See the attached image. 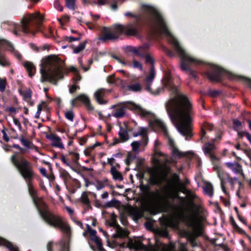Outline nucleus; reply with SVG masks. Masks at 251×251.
<instances>
[{"mask_svg":"<svg viewBox=\"0 0 251 251\" xmlns=\"http://www.w3.org/2000/svg\"><path fill=\"white\" fill-rule=\"evenodd\" d=\"M87 230L90 234V238L96 236L97 231L96 230L91 228L89 225H87Z\"/></svg>","mask_w":251,"mask_h":251,"instance_id":"nucleus-47","label":"nucleus"},{"mask_svg":"<svg viewBox=\"0 0 251 251\" xmlns=\"http://www.w3.org/2000/svg\"><path fill=\"white\" fill-rule=\"evenodd\" d=\"M54 6L59 11H62L63 10V7L58 0L55 1Z\"/></svg>","mask_w":251,"mask_h":251,"instance_id":"nucleus-60","label":"nucleus"},{"mask_svg":"<svg viewBox=\"0 0 251 251\" xmlns=\"http://www.w3.org/2000/svg\"><path fill=\"white\" fill-rule=\"evenodd\" d=\"M46 137L47 139L53 141V143L51 144V146L59 148L60 149L64 148V145L62 143L61 138L57 135L51 133L49 135H47Z\"/></svg>","mask_w":251,"mask_h":251,"instance_id":"nucleus-17","label":"nucleus"},{"mask_svg":"<svg viewBox=\"0 0 251 251\" xmlns=\"http://www.w3.org/2000/svg\"><path fill=\"white\" fill-rule=\"evenodd\" d=\"M180 202V205H179L177 207L181 209H183L184 206L186 205V199L185 198L181 197L179 195H177L176 197Z\"/></svg>","mask_w":251,"mask_h":251,"instance_id":"nucleus-37","label":"nucleus"},{"mask_svg":"<svg viewBox=\"0 0 251 251\" xmlns=\"http://www.w3.org/2000/svg\"><path fill=\"white\" fill-rule=\"evenodd\" d=\"M81 202L84 204H88V202L90 201L87 195L86 192H84L81 197Z\"/></svg>","mask_w":251,"mask_h":251,"instance_id":"nucleus-48","label":"nucleus"},{"mask_svg":"<svg viewBox=\"0 0 251 251\" xmlns=\"http://www.w3.org/2000/svg\"><path fill=\"white\" fill-rule=\"evenodd\" d=\"M64 62L56 55H50L45 58L44 63L41 64V81H49L57 84L59 79L63 78Z\"/></svg>","mask_w":251,"mask_h":251,"instance_id":"nucleus-6","label":"nucleus"},{"mask_svg":"<svg viewBox=\"0 0 251 251\" xmlns=\"http://www.w3.org/2000/svg\"><path fill=\"white\" fill-rule=\"evenodd\" d=\"M63 40L68 41L69 42H72L75 41H79L81 39L80 37H75L73 36L68 37L67 36L63 37Z\"/></svg>","mask_w":251,"mask_h":251,"instance_id":"nucleus-50","label":"nucleus"},{"mask_svg":"<svg viewBox=\"0 0 251 251\" xmlns=\"http://www.w3.org/2000/svg\"><path fill=\"white\" fill-rule=\"evenodd\" d=\"M126 50L127 52H132L136 55H137V54L138 53V49H137L135 47L133 46H128L127 47Z\"/></svg>","mask_w":251,"mask_h":251,"instance_id":"nucleus-53","label":"nucleus"},{"mask_svg":"<svg viewBox=\"0 0 251 251\" xmlns=\"http://www.w3.org/2000/svg\"><path fill=\"white\" fill-rule=\"evenodd\" d=\"M238 78L244 81L251 88V79L242 76H239Z\"/></svg>","mask_w":251,"mask_h":251,"instance_id":"nucleus-56","label":"nucleus"},{"mask_svg":"<svg viewBox=\"0 0 251 251\" xmlns=\"http://www.w3.org/2000/svg\"><path fill=\"white\" fill-rule=\"evenodd\" d=\"M236 231H237L239 234L241 235H244L246 236H248V234L246 233V231L240 227L238 226L234 229Z\"/></svg>","mask_w":251,"mask_h":251,"instance_id":"nucleus-62","label":"nucleus"},{"mask_svg":"<svg viewBox=\"0 0 251 251\" xmlns=\"http://www.w3.org/2000/svg\"><path fill=\"white\" fill-rule=\"evenodd\" d=\"M129 232L127 230L124 229L120 226H118L116 228V232L113 235L114 238H119L121 239H125L128 238Z\"/></svg>","mask_w":251,"mask_h":251,"instance_id":"nucleus-20","label":"nucleus"},{"mask_svg":"<svg viewBox=\"0 0 251 251\" xmlns=\"http://www.w3.org/2000/svg\"><path fill=\"white\" fill-rule=\"evenodd\" d=\"M32 97V91L30 89L26 90L24 94V100L27 101H28Z\"/></svg>","mask_w":251,"mask_h":251,"instance_id":"nucleus-45","label":"nucleus"},{"mask_svg":"<svg viewBox=\"0 0 251 251\" xmlns=\"http://www.w3.org/2000/svg\"><path fill=\"white\" fill-rule=\"evenodd\" d=\"M148 182L149 184H144L141 181L139 186L142 194V202L158 208L173 209L176 208V206H174L169 201L170 195H162L158 191H151V186L160 185L162 183L161 178L156 170L153 173H150V177L148 179Z\"/></svg>","mask_w":251,"mask_h":251,"instance_id":"nucleus-4","label":"nucleus"},{"mask_svg":"<svg viewBox=\"0 0 251 251\" xmlns=\"http://www.w3.org/2000/svg\"><path fill=\"white\" fill-rule=\"evenodd\" d=\"M218 177H219L220 181H221V188L222 189V191H223V192L224 193H225L226 194H227V192L226 187H225L226 182L224 180V178L223 176V175H221L219 172H218Z\"/></svg>","mask_w":251,"mask_h":251,"instance_id":"nucleus-35","label":"nucleus"},{"mask_svg":"<svg viewBox=\"0 0 251 251\" xmlns=\"http://www.w3.org/2000/svg\"><path fill=\"white\" fill-rule=\"evenodd\" d=\"M126 17H130L134 19L126 25L116 24L110 27L103 26L99 40L102 42L118 39L123 34L126 36H136L139 34L142 26V16L134 14L130 12L124 14Z\"/></svg>","mask_w":251,"mask_h":251,"instance_id":"nucleus-5","label":"nucleus"},{"mask_svg":"<svg viewBox=\"0 0 251 251\" xmlns=\"http://www.w3.org/2000/svg\"><path fill=\"white\" fill-rule=\"evenodd\" d=\"M182 217L187 222L188 226L193 228L192 232L186 231L185 232V236L187 240L190 243L192 247H197V239L198 237L201 236L203 232L202 226L196 225L195 218L193 216L185 217L183 215H182Z\"/></svg>","mask_w":251,"mask_h":251,"instance_id":"nucleus-10","label":"nucleus"},{"mask_svg":"<svg viewBox=\"0 0 251 251\" xmlns=\"http://www.w3.org/2000/svg\"><path fill=\"white\" fill-rule=\"evenodd\" d=\"M141 8L152 15L146 23L147 26L151 32L155 33L159 31L171 38V44L174 46L176 51L180 58V67L182 71L188 72L189 75L194 79L198 76L196 71L192 69L193 66L203 65L205 63L201 60L195 58L187 53L181 47L179 42L174 38L169 30L166 21L161 13L154 7L145 4L141 5Z\"/></svg>","mask_w":251,"mask_h":251,"instance_id":"nucleus-3","label":"nucleus"},{"mask_svg":"<svg viewBox=\"0 0 251 251\" xmlns=\"http://www.w3.org/2000/svg\"><path fill=\"white\" fill-rule=\"evenodd\" d=\"M10 161L25 180L28 187V193L42 219L49 226L59 227L67 232L69 228L63 222L62 217L51 212L43 198L37 196V192L34 189L33 185L36 174L34 171L32 163L18 151H14L10 157Z\"/></svg>","mask_w":251,"mask_h":251,"instance_id":"nucleus-2","label":"nucleus"},{"mask_svg":"<svg viewBox=\"0 0 251 251\" xmlns=\"http://www.w3.org/2000/svg\"><path fill=\"white\" fill-rule=\"evenodd\" d=\"M120 80L119 78H116L114 74L108 76L107 78V81L109 84H116L117 80Z\"/></svg>","mask_w":251,"mask_h":251,"instance_id":"nucleus-43","label":"nucleus"},{"mask_svg":"<svg viewBox=\"0 0 251 251\" xmlns=\"http://www.w3.org/2000/svg\"><path fill=\"white\" fill-rule=\"evenodd\" d=\"M63 222L69 227V230L67 232L59 227H54L59 228L66 235V239H62L58 242L53 244L52 242H49L47 246L48 251H69V244L71 240V229L68 223L62 218Z\"/></svg>","mask_w":251,"mask_h":251,"instance_id":"nucleus-12","label":"nucleus"},{"mask_svg":"<svg viewBox=\"0 0 251 251\" xmlns=\"http://www.w3.org/2000/svg\"><path fill=\"white\" fill-rule=\"evenodd\" d=\"M155 75L154 66H151L150 74L146 78L145 89L154 95L160 94L164 88L170 92V98L165 104V108L171 122L176 125L179 132L189 140L193 136L191 124L195 114L193 105L187 95L180 92L176 86L169 73H167L162 79L163 86L154 91L151 88V83Z\"/></svg>","mask_w":251,"mask_h":251,"instance_id":"nucleus-1","label":"nucleus"},{"mask_svg":"<svg viewBox=\"0 0 251 251\" xmlns=\"http://www.w3.org/2000/svg\"><path fill=\"white\" fill-rule=\"evenodd\" d=\"M69 154L72 156V159L75 163H77L79 159V154L77 152L70 151Z\"/></svg>","mask_w":251,"mask_h":251,"instance_id":"nucleus-41","label":"nucleus"},{"mask_svg":"<svg viewBox=\"0 0 251 251\" xmlns=\"http://www.w3.org/2000/svg\"><path fill=\"white\" fill-rule=\"evenodd\" d=\"M110 173L112 175L113 178L115 180L122 181L123 180V177L121 173L117 170L115 166H112L111 168Z\"/></svg>","mask_w":251,"mask_h":251,"instance_id":"nucleus-25","label":"nucleus"},{"mask_svg":"<svg viewBox=\"0 0 251 251\" xmlns=\"http://www.w3.org/2000/svg\"><path fill=\"white\" fill-rule=\"evenodd\" d=\"M118 202V201L116 200H113L111 201H107L104 205H103V208H106L108 207H114Z\"/></svg>","mask_w":251,"mask_h":251,"instance_id":"nucleus-42","label":"nucleus"},{"mask_svg":"<svg viewBox=\"0 0 251 251\" xmlns=\"http://www.w3.org/2000/svg\"><path fill=\"white\" fill-rule=\"evenodd\" d=\"M65 117L68 120L73 122L75 117L73 110H71L66 112L65 113Z\"/></svg>","mask_w":251,"mask_h":251,"instance_id":"nucleus-44","label":"nucleus"},{"mask_svg":"<svg viewBox=\"0 0 251 251\" xmlns=\"http://www.w3.org/2000/svg\"><path fill=\"white\" fill-rule=\"evenodd\" d=\"M22 145L27 149H31V146H33L32 142L30 141L28 139H25L23 136H21L20 138Z\"/></svg>","mask_w":251,"mask_h":251,"instance_id":"nucleus-34","label":"nucleus"},{"mask_svg":"<svg viewBox=\"0 0 251 251\" xmlns=\"http://www.w3.org/2000/svg\"><path fill=\"white\" fill-rule=\"evenodd\" d=\"M87 43V41H84L83 42L80 43L78 46L74 48L73 52L77 54L82 51L85 48Z\"/></svg>","mask_w":251,"mask_h":251,"instance_id":"nucleus-33","label":"nucleus"},{"mask_svg":"<svg viewBox=\"0 0 251 251\" xmlns=\"http://www.w3.org/2000/svg\"><path fill=\"white\" fill-rule=\"evenodd\" d=\"M43 18L40 12L27 14L21 20L20 25H14L13 33L18 36L19 33L23 32L25 34H31L35 35L40 31Z\"/></svg>","mask_w":251,"mask_h":251,"instance_id":"nucleus-7","label":"nucleus"},{"mask_svg":"<svg viewBox=\"0 0 251 251\" xmlns=\"http://www.w3.org/2000/svg\"><path fill=\"white\" fill-rule=\"evenodd\" d=\"M60 159L62 161V162L64 164H65L66 166L70 167L73 170L75 171V169H74L73 168V167L71 165V164L67 161L65 156L64 155H61V156L60 157Z\"/></svg>","mask_w":251,"mask_h":251,"instance_id":"nucleus-54","label":"nucleus"},{"mask_svg":"<svg viewBox=\"0 0 251 251\" xmlns=\"http://www.w3.org/2000/svg\"><path fill=\"white\" fill-rule=\"evenodd\" d=\"M138 135H141L142 136L143 139L145 140H148V136H147V129L145 127H141L140 130L138 133H134L133 136L136 137Z\"/></svg>","mask_w":251,"mask_h":251,"instance_id":"nucleus-29","label":"nucleus"},{"mask_svg":"<svg viewBox=\"0 0 251 251\" xmlns=\"http://www.w3.org/2000/svg\"><path fill=\"white\" fill-rule=\"evenodd\" d=\"M144 58H145L146 63H150L151 66H154V60L150 54H147Z\"/></svg>","mask_w":251,"mask_h":251,"instance_id":"nucleus-49","label":"nucleus"},{"mask_svg":"<svg viewBox=\"0 0 251 251\" xmlns=\"http://www.w3.org/2000/svg\"><path fill=\"white\" fill-rule=\"evenodd\" d=\"M118 135L122 142H126L129 139V135L127 130L122 127H120V130L118 132Z\"/></svg>","mask_w":251,"mask_h":251,"instance_id":"nucleus-26","label":"nucleus"},{"mask_svg":"<svg viewBox=\"0 0 251 251\" xmlns=\"http://www.w3.org/2000/svg\"><path fill=\"white\" fill-rule=\"evenodd\" d=\"M111 108L114 109L112 111V115L117 118H123L126 115V109H129L144 118H148L151 114L150 112L131 101H126L113 105Z\"/></svg>","mask_w":251,"mask_h":251,"instance_id":"nucleus-8","label":"nucleus"},{"mask_svg":"<svg viewBox=\"0 0 251 251\" xmlns=\"http://www.w3.org/2000/svg\"><path fill=\"white\" fill-rule=\"evenodd\" d=\"M136 156L135 154L128 153L126 159V164L128 166L131 163V162L134 160L136 158Z\"/></svg>","mask_w":251,"mask_h":251,"instance_id":"nucleus-39","label":"nucleus"},{"mask_svg":"<svg viewBox=\"0 0 251 251\" xmlns=\"http://www.w3.org/2000/svg\"><path fill=\"white\" fill-rule=\"evenodd\" d=\"M75 0H65L66 6L72 10L75 9Z\"/></svg>","mask_w":251,"mask_h":251,"instance_id":"nucleus-40","label":"nucleus"},{"mask_svg":"<svg viewBox=\"0 0 251 251\" xmlns=\"http://www.w3.org/2000/svg\"><path fill=\"white\" fill-rule=\"evenodd\" d=\"M154 122H155V124L157 126H158V127L161 128V129H163L166 128L165 125L161 121H159L158 120H156Z\"/></svg>","mask_w":251,"mask_h":251,"instance_id":"nucleus-61","label":"nucleus"},{"mask_svg":"<svg viewBox=\"0 0 251 251\" xmlns=\"http://www.w3.org/2000/svg\"><path fill=\"white\" fill-rule=\"evenodd\" d=\"M172 152L174 155H176L179 158L183 156V154L182 152L179 151L178 149L176 147L172 148Z\"/></svg>","mask_w":251,"mask_h":251,"instance_id":"nucleus-51","label":"nucleus"},{"mask_svg":"<svg viewBox=\"0 0 251 251\" xmlns=\"http://www.w3.org/2000/svg\"><path fill=\"white\" fill-rule=\"evenodd\" d=\"M7 84L6 78H1L0 77V91L3 92L6 88Z\"/></svg>","mask_w":251,"mask_h":251,"instance_id":"nucleus-46","label":"nucleus"},{"mask_svg":"<svg viewBox=\"0 0 251 251\" xmlns=\"http://www.w3.org/2000/svg\"><path fill=\"white\" fill-rule=\"evenodd\" d=\"M133 66L134 68H138L141 71L143 70V66L142 64L135 59H133Z\"/></svg>","mask_w":251,"mask_h":251,"instance_id":"nucleus-52","label":"nucleus"},{"mask_svg":"<svg viewBox=\"0 0 251 251\" xmlns=\"http://www.w3.org/2000/svg\"><path fill=\"white\" fill-rule=\"evenodd\" d=\"M148 48L149 47L147 45L140 47L138 49V53L137 54V56L142 58L144 57L147 54H146V52Z\"/></svg>","mask_w":251,"mask_h":251,"instance_id":"nucleus-30","label":"nucleus"},{"mask_svg":"<svg viewBox=\"0 0 251 251\" xmlns=\"http://www.w3.org/2000/svg\"><path fill=\"white\" fill-rule=\"evenodd\" d=\"M226 176L228 180V183L230 184L231 188L234 189V185L235 182L233 181V177H231L228 174H226Z\"/></svg>","mask_w":251,"mask_h":251,"instance_id":"nucleus-57","label":"nucleus"},{"mask_svg":"<svg viewBox=\"0 0 251 251\" xmlns=\"http://www.w3.org/2000/svg\"><path fill=\"white\" fill-rule=\"evenodd\" d=\"M10 51L19 61L22 60V56L16 50L13 45L8 40L0 38V65L2 67H9L10 63L7 59L5 51Z\"/></svg>","mask_w":251,"mask_h":251,"instance_id":"nucleus-11","label":"nucleus"},{"mask_svg":"<svg viewBox=\"0 0 251 251\" xmlns=\"http://www.w3.org/2000/svg\"><path fill=\"white\" fill-rule=\"evenodd\" d=\"M78 101L82 102L88 111H93L94 110V107L91 104L89 98L86 95L80 94L73 99L71 103L72 106L76 105Z\"/></svg>","mask_w":251,"mask_h":251,"instance_id":"nucleus-14","label":"nucleus"},{"mask_svg":"<svg viewBox=\"0 0 251 251\" xmlns=\"http://www.w3.org/2000/svg\"><path fill=\"white\" fill-rule=\"evenodd\" d=\"M215 141V139H213L212 142H207L204 144L202 147V150L205 155L211 154L215 150L216 147L214 145Z\"/></svg>","mask_w":251,"mask_h":251,"instance_id":"nucleus-19","label":"nucleus"},{"mask_svg":"<svg viewBox=\"0 0 251 251\" xmlns=\"http://www.w3.org/2000/svg\"><path fill=\"white\" fill-rule=\"evenodd\" d=\"M0 246L6 247L9 251H19L18 248L11 242L0 237Z\"/></svg>","mask_w":251,"mask_h":251,"instance_id":"nucleus-21","label":"nucleus"},{"mask_svg":"<svg viewBox=\"0 0 251 251\" xmlns=\"http://www.w3.org/2000/svg\"><path fill=\"white\" fill-rule=\"evenodd\" d=\"M60 176L64 179L65 182L69 179H72V176L69 173L64 169H63L60 172Z\"/></svg>","mask_w":251,"mask_h":251,"instance_id":"nucleus-36","label":"nucleus"},{"mask_svg":"<svg viewBox=\"0 0 251 251\" xmlns=\"http://www.w3.org/2000/svg\"><path fill=\"white\" fill-rule=\"evenodd\" d=\"M214 128V125L212 124L205 122L203 123L202 126L201 127V138L200 141L201 142H203V139H208V136H206V132L205 131V129L211 131Z\"/></svg>","mask_w":251,"mask_h":251,"instance_id":"nucleus-18","label":"nucleus"},{"mask_svg":"<svg viewBox=\"0 0 251 251\" xmlns=\"http://www.w3.org/2000/svg\"><path fill=\"white\" fill-rule=\"evenodd\" d=\"M226 165L236 174H239L242 171V166L238 163L227 162Z\"/></svg>","mask_w":251,"mask_h":251,"instance_id":"nucleus-22","label":"nucleus"},{"mask_svg":"<svg viewBox=\"0 0 251 251\" xmlns=\"http://www.w3.org/2000/svg\"><path fill=\"white\" fill-rule=\"evenodd\" d=\"M242 123L238 119L233 120V129L234 131L238 132L239 127L241 126Z\"/></svg>","mask_w":251,"mask_h":251,"instance_id":"nucleus-38","label":"nucleus"},{"mask_svg":"<svg viewBox=\"0 0 251 251\" xmlns=\"http://www.w3.org/2000/svg\"><path fill=\"white\" fill-rule=\"evenodd\" d=\"M206 74L209 80L216 82L222 81L224 76H227L231 79L236 77L234 75L215 65H211L210 70Z\"/></svg>","mask_w":251,"mask_h":251,"instance_id":"nucleus-13","label":"nucleus"},{"mask_svg":"<svg viewBox=\"0 0 251 251\" xmlns=\"http://www.w3.org/2000/svg\"><path fill=\"white\" fill-rule=\"evenodd\" d=\"M120 247L123 248H128L137 251L141 250L143 248L144 244L140 241H135V242H133L131 240L128 239L127 243L123 242L121 243L120 244Z\"/></svg>","mask_w":251,"mask_h":251,"instance_id":"nucleus-16","label":"nucleus"},{"mask_svg":"<svg viewBox=\"0 0 251 251\" xmlns=\"http://www.w3.org/2000/svg\"><path fill=\"white\" fill-rule=\"evenodd\" d=\"M141 89V86L139 83L127 86V90L135 92L140 91Z\"/></svg>","mask_w":251,"mask_h":251,"instance_id":"nucleus-31","label":"nucleus"},{"mask_svg":"<svg viewBox=\"0 0 251 251\" xmlns=\"http://www.w3.org/2000/svg\"><path fill=\"white\" fill-rule=\"evenodd\" d=\"M203 190L210 197L213 195V187L211 183H207L203 187Z\"/></svg>","mask_w":251,"mask_h":251,"instance_id":"nucleus-32","label":"nucleus"},{"mask_svg":"<svg viewBox=\"0 0 251 251\" xmlns=\"http://www.w3.org/2000/svg\"><path fill=\"white\" fill-rule=\"evenodd\" d=\"M131 146L132 147V151H135L139 149L140 146V143L138 141H134L131 144Z\"/></svg>","mask_w":251,"mask_h":251,"instance_id":"nucleus-55","label":"nucleus"},{"mask_svg":"<svg viewBox=\"0 0 251 251\" xmlns=\"http://www.w3.org/2000/svg\"><path fill=\"white\" fill-rule=\"evenodd\" d=\"M90 240L96 243L99 251H106L102 247L101 240L100 238L96 236L90 238Z\"/></svg>","mask_w":251,"mask_h":251,"instance_id":"nucleus-28","label":"nucleus"},{"mask_svg":"<svg viewBox=\"0 0 251 251\" xmlns=\"http://www.w3.org/2000/svg\"><path fill=\"white\" fill-rule=\"evenodd\" d=\"M117 215L113 212L111 214L110 219L111 222H109L108 220L106 221V224H107L110 227H118V225L117 222Z\"/></svg>","mask_w":251,"mask_h":251,"instance_id":"nucleus-27","label":"nucleus"},{"mask_svg":"<svg viewBox=\"0 0 251 251\" xmlns=\"http://www.w3.org/2000/svg\"><path fill=\"white\" fill-rule=\"evenodd\" d=\"M159 234L162 237H165V238H167L169 236V232L166 229L162 230L160 231Z\"/></svg>","mask_w":251,"mask_h":251,"instance_id":"nucleus-64","label":"nucleus"},{"mask_svg":"<svg viewBox=\"0 0 251 251\" xmlns=\"http://www.w3.org/2000/svg\"><path fill=\"white\" fill-rule=\"evenodd\" d=\"M163 50L169 57H173L175 56L174 52L166 47H163Z\"/></svg>","mask_w":251,"mask_h":251,"instance_id":"nucleus-58","label":"nucleus"},{"mask_svg":"<svg viewBox=\"0 0 251 251\" xmlns=\"http://www.w3.org/2000/svg\"><path fill=\"white\" fill-rule=\"evenodd\" d=\"M104 184L100 180H98L97 181L96 187L97 190H100L104 187Z\"/></svg>","mask_w":251,"mask_h":251,"instance_id":"nucleus-63","label":"nucleus"},{"mask_svg":"<svg viewBox=\"0 0 251 251\" xmlns=\"http://www.w3.org/2000/svg\"><path fill=\"white\" fill-rule=\"evenodd\" d=\"M182 217L187 222L188 226L193 228L192 232L186 231L185 232V236L187 240L190 243L192 247H197V239L198 237L201 236L203 232L202 226L196 225L195 218L193 216L185 217L183 215H182Z\"/></svg>","mask_w":251,"mask_h":251,"instance_id":"nucleus-9","label":"nucleus"},{"mask_svg":"<svg viewBox=\"0 0 251 251\" xmlns=\"http://www.w3.org/2000/svg\"><path fill=\"white\" fill-rule=\"evenodd\" d=\"M80 87L79 86L76 85H73L69 88V92L70 93H74L77 89H79Z\"/></svg>","mask_w":251,"mask_h":251,"instance_id":"nucleus-59","label":"nucleus"},{"mask_svg":"<svg viewBox=\"0 0 251 251\" xmlns=\"http://www.w3.org/2000/svg\"><path fill=\"white\" fill-rule=\"evenodd\" d=\"M111 90L104 88L98 89L94 93V97L96 101L100 105L106 104L108 100L104 99L107 94L109 93Z\"/></svg>","mask_w":251,"mask_h":251,"instance_id":"nucleus-15","label":"nucleus"},{"mask_svg":"<svg viewBox=\"0 0 251 251\" xmlns=\"http://www.w3.org/2000/svg\"><path fill=\"white\" fill-rule=\"evenodd\" d=\"M172 177L175 183L178 185L179 191L184 193L185 192L183 190L185 189V186L184 184L181 182L179 175L174 173L173 174Z\"/></svg>","mask_w":251,"mask_h":251,"instance_id":"nucleus-24","label":"nucleus"},{"mask_svg":"<svg viewBox=\"0 0 251 251\" xmlns=\"http://www.w3.org/2000/svg\"><path fill=\"white\" fill-rule=\"evenodd\" d=\"M24 66L28 72V75L31 77H32L34 75L36 70L34 64L31 62L26 61L24 63Z\"/></svg>","mask_w":251,"mask_h":251,"instance_id":"nucleus-23","label":"nucleus"}]
</instances>
